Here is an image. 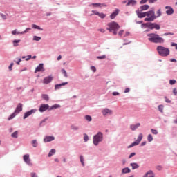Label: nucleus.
Segmentation results:
<instances>
[{"mask_svg": "<svg viewBox=\"0 0 177 177\" xmlns=\"http://www.w3.org/2000/svg\"><path fill=\"white\" fill-rule=\"evenodd\" d=\"M148 40L153 44H164V39L160 35L156 33H149L147 35Z\"/></svg>", "mask_w": 177, "mask_h": 177, "instance_id": "f257e3e1", "label": "nucleus"}, {"mask_svg": "<svg viewBox=\"0 0 177 177\" xmlns=\"http://www.w3.org/2000/svg\"><path fill=\"white\" fill-rule=\"evenodd\" d=\"M106 30L109 32H113V35H117V31L120 30V25L115 21L109 22L107 24Z\"/></svg>", "mask_w": 177, "mask_h": 177, "instance_id": "f03ea898", "label": "nucleus"}, {"mask_svg": "<svg viewBox=\"0 0 177 177\" xmlns=\"http://www.w3.org/2000/svg\"><path fill=\"white\" fill-rule=\"evenodd\" d=\"M157 51L159 53L160 56H162L163 57H167V56H169V48H167L164 46H159L157 47Z\"/></svg>", "mask_w": 177, "mask_h": 177, "instance_id": "7ed1b4c3", "label": "nucleus"}, {"mask_svg": "<svg viewBox=\"0 0 177 177\" xmlns=\"http://www.w3.org/2000/svg\"><path fill=\"white\" fill-rule=\"evenodd\" d=\"M23 111V104L19 103L17 106L16 109L14 111V113H12L10 115V117H8V121H10V120H13V118H15V117H16V115H17V114H19V113H20V111Z\"/></svg>", "mask_w": 177, "mask_h": 177, "instance_id": "20e7f679", "label": "nucleus"}, {"mask_svg": "<svg viewBox=\"0 0 177 177\" xmlns=\"http://www.w3.org/2000/svg\"><path fill=\"white\" fill-rule=\"evenodd\" d=\"M145 15L148 18H145V21H154V20H156V13L154 12V10L145 12Z\"/></svg>", "mask_w": 177, "mask_h": 177, "instance_id": "39448f33", "label": "nucleus"}, {"mask_svg": "<svg viewBox=\"0 0 177 177\" xmlns=\"http://www.w3.org/2000/svg\"><path fill=\"white\" fill-rule=\"evenodd\" d=\"M103 140V133L102 132H98L95 136L93 137V143L95 146H97L99 142Z\"/></svg>", "mask_w": 177, "mask_h": 177, "instance_id": "423d86ee", "label": "nucleus"}, {"mask_svg": "<svg viewBox=\"0 0 177 177\" xmlns=\"http://www.w3.org/2000/svg\"><path fill=\"white\" fill-rule=\"evenodd\" d=\"M142 139H143V134L140 133L138 136V138L136 141L134 142L131 143L128 149H131V147H133V146H138L142 142Z\"/></svg>", "mask_w": 177, "mask_h": 177, "instance_id": "0eeeda50", "label": "nucleus"}, {"mask_svg": "<svg viewBox=\"0 0 177 177\" xmlns=\"http://www.w3.org/2000/svg\"><path fill=\"white\" fill-rule=\"evenodd\" d=\"M49 109L48 104H41L39 109V111H40V113H44V111H46V110H49Z\"/></svg>", "mask_w": 177, "mask_h": 177, "instance_id": "6e6552de", "label": "nucleus"}, {"mask_svg": "<svg viewBox=\"0 0 177 177\" xmlns=\"http://www.w3.org/2000/svg\"><path fill=\"white\" fill-rule=\"evenodd\" d=\"M53 80V75H50V76L46 77L43 80V84H50Z\"/></svg>", "mask_w": 177, "mask_h": 177, "instance_id": "1a4fd4ad", "label": "nucleus"}, {"mask_svg": "<svg viewBox=\"0 0 177 177\" xmlns=\"http://www.w3.org/2000/svg\"><path fill=\"white\" fill-rule=\"evenodd\" d=\"M41 71H45V68H44V64H39V66L35 70V73H39Z\"/></svg>", "mask_w": 177, "mask_h": 177, "instance_id": "9d476101", "label": "nucleus"}, {"mask_svg": "<svg viewBox=\"0 0 177 177\" xmlns=\"http://www.w3.org/2000/svg\"><path fill=\"white\" fill-rule=\"evenodd\" d=\"M37 111V109H32L28 112H26L24 115V120H26V118L30 117L32 114H34Z\"/></svg>", "mask_w": 177, "mask_h": 177, "instance_id": "9b49d317", "label": "nucleus"}, {"mask_svg": "<svg viewBox=\"0 0 177 177\" xmlns=\"http://www.w3.org/2000/svg\"><path fill=\"white\" fill-rule=\"evenodd\" d=\"M24 161L28 164V165H32V163H31V160H30V155L28 154L24 156Z\"/></svg>", "mask_w": 177, "mask_h": 177, "instance_id": "f8f14e48", "label": "nucleus"}, {"mask_svg": "<svg viewBox=\"0 0 177 177\" xmlns=\"http://www.w3.org/2000/svg\"><path fill=\"white\" fill-rule=\"evenodd\" d=\"M103 115H111L113 114V111L109 109H104L102 111Z\"/></svg>", "mask_w": 177, "mask_h": 177, "instance_id": "ddd939ff", "label": "nucleus"}, {"mask_svg": "<svg viewBox=\"0 0 177 177\" xmlns=\"http://www.w3.org/2000/svg\"><path fill=\"white\" fill-rule=\"evenodd\" d=\"M119 13H120V10L116 9V10L110 15V19H111V20L115 19V17H117Z\"/></svg>", "mask_w": 177, "mask_h": 177, "instance_id": "4468645a", "label": "nucleus"}, {"mask_svg": "<svg viewBox=\"0 0 177 177\" xmlns=\"http://www.w3.org/2000/svg\"><path fill=\"white\" fill-rule=\"evenodd\" d=\"M165 9H167V10H166L167 15H174V9L172 8V7L166 6Z\"/></svg>", "mask_w": 177, "mask_h": 177, "instance_id": "2eb2a0df", "label": "nucleus"}, {"mask_svg": "<svg viewBox=\"0 0 177 177\" xmlns=\"http://www.w3.org/2000/svg\"><path fill=\"white\" fill-rule=\"evenodd\" d=\"M155 23H146V24H142V26H145L148 27V28H150L151 30H153L155 27Z\"/></svg>", "mask_w": 177, "mask_h": 177, "instance_id": "dca6fc26", "label": "nucleus"}, {"mask_svg": "<svg viewBox=\"0 0 177 177\" xmlns=\"http://www.w3.org/2000/svg\"><path fill=\"white\" fill-rule=\"evenodd\" d=\"M106 86L109 89H111V88H114V86H115V82H113L111 81L107 82Z\"/></svg>", "mask_w": 177, "mask_h": 177, "instance_id": "f3484780", "label": "nucleus"}, {"mask_svg": "<svg viewBox=\"0 0 177 177\" xmlns=\"http://www.w3.org/2000/svg\"><path fill=\"white\" fill-rule=\"evenodd\" d=\"M136 14L138 15V17H139L140 19H143V17H146V12H140L139 10H137Z\"/></svg>", "mask_w": 177, "mask_h": 177, "instance_id": "a211bd4d", "label": "nucleus"}, {"mask_svg": "<svg viewBox=\"0 0 177 177\" xmlns=\"http://www.w3.org/2000/svg\"><path fill=\"white\" fill-rule=\"evenodd\" d=\"M90 6H93V8H99V6H100V8H102V6H107V5H106V4H104V3H91V5H90Z\"/></svg>", "mask_w": 177, "mask_h": 177, "instance_id": "6ab92c4d", "label": "nucleus"}, {"mask_svg": "<svg viewBox=\"0 0 177 177\" xmlns=\"http://www.w3.org/2000/svg\"><path fill=\"white\" fill-rule=\"evenodd\" d=\"M139 127H140V123H138L136 124H132L130 126V128H131V131H136V129H138V128H139Z\"/></svg>", "mask_w": 177, "mask_h": 177, "instance_id": "aec40b11", "label": "nucleus"}, {"mask_svg": "<svg viewBox=\"0 0 177 177\" xmlns=\"http://www.w3.org/2000/svg\"><path fill=\"white\" fill-rule=\"evenodd\" d=\"M143 177H154V173L151 170H149Z\"/></svg>", "mask_w": 177, "mask_h": 177, "instance_id": "412c9836", "label": "nucleus"}, {"mask_svg": "<svg viewBox=\"0 0 177 177\" xmlns=\"http://www.w3.org/2000/svg\"><path fill=\"white\" fill-rule=\"evenodd\" d=\"M44 142H52V140H55V137L53 136H47L44 139Z\"/></svg>", "mask_w": 177, "mask_h": 177, "instance_id": "4be33fe9", "label": "nucleus"}, {"mask_svg": "<svg viewBox=\"0 0 177 177\" xmlns=\"http://www.w3.org/2000/svg\"><path fill=\"white\" fill-rule=\"evenodd\" d=\"M136 5V0H129L128 3H127V6H133Z\"/></svg>", "mask_w": 177, "mask_h": 177, "instance_id": "5701e85b", "label": "nucleus"}, {"mask_svg": "<svg viewBox=\"0 0 177 177\" xmlns=\"http://www.w3.org/2000/svg\"><path fill=\"white\" fill-rule=\"evenodd\" d=\"M67 84H68V82H64L62 84H56L55 86V89H60V87L62 86H64V85H67Z\"/></svg>", "mask_w": 177, "mask_h": 177, "instance_id": "b1692460", "label": "nucleus"}, {"mask_svg": "<svg viewBox=\"0 0 177 177\" xmlns=\"http://www.w3.org/2000/svg\"><path fill=\"white\" fill-rule=\"evenodd\" d=\"M11 137L15 139H17L19 138V131H16L11 134Z\"/></svg>", "mask_w": 177, "mask_h": 177, "instance_id": "393cba45", "label": "nucleus"}, {"mask_svg": "<svg viewBox=\"0 0 177 177\" xmlns=\"http://www.w3.org/2000/svg\"><path fill=\"white\" fill-rule=\"evenodd\" d=\"M130 165L132 167V169H138V168H139V165H138V163H131Z\"/></svg>", "mask_w": 177, "mask_h": 177, "instance_id": "a878e982", "label": "nucleus"}, {"mask_svg": "<svg viewBox=\"0 0 177 177\" xmlns=\"http://www.w3.org/2000/svg\"><path fill=\"white\" fill-rule=\"evenodd\" d=\"M131 172V169L128 167L124 168L122 170V174H129Z\"/></svg>", "mask_w": 177, "mask_h": 177, "instance_id": "bb28decb", "label": "nucleus"}, {"mask_svg": "<svg viewBox=\"0 0 177 177\" xmlns=\"http://www.w3.org/2000/svg\"><path fill=\"white\" fill-rule=\"evenodd\" d=\"M32 28H35L36 30H40V31H44V29L41 27H39V26L36 25V24H32Z\"/></svg>", "mask_w": 177, "mask_h": 177, "instance_id": "cd10ccee", "label": "nucleus"}, {"mask_svg": "<svg viewBox=\"0 0 177 177\" xmlns=\"http://www.w3.org/2000/svg\"><path fill=\"white\" fill-rule=\"evenodd\" d=\"M150 8L149 5H143L140 6L141 10H147Z\"/></svg>", "mask_w": 177, "mask_h": 177, "instance_id": "c85d7f7f", "label": "nucleus"}, {"mask_svg": "<svg viewBox=\"0 0 177 177\" xmlns=\"http://www.w3.org/2000/svg\"><path fill=\"white\" fill-rule=\"evenodd\" d=\"M55 153H56V149H51L48 153V157H52V156H53V154H55Z\"/></svg>", "mask_w": 177, "mask_h": 177, "instance_id": "c756f323", "label": "nucleus"}, {"mask_svg": "<svg viewBox=\"0 0 177 177\" xmlns=\"http://www.w3.org/2000/svg\"><path fill=\"white\" fill-rule=\"evenodd\" d=\"M161 15H162L161 9H158V10L156 11V19H157V17H161Z\"/></svg>", "mask_w": 177, "mask_h": 177, "instance_id": "7c9ffc66", "label": "nucleus"}, {"mask_svg": "<svg viewBox=\"0 0 177 177\" xmlns=\"http://www.w3.org/2000/svg\"><path fill=\"white\" fill-rule=\"evenodd\" d=\"M42 99H44V100H46V102H48L49 100V96H48V95L46 94H43L41 95Z\"/></svg>", "mask_w": 177, "mask_h": 177, "instance_id": "2f4dec72", "label": "nucleus"}, {"mask_svg": "<svg viewBox=\"0 0 177 177\" xmlns=\"http://www.w3.org/2000/svg\"><path fill=\"white\" fill-rule=\"evenodd\" d=\"M85 120H86V121H88V122H91V121H92V117L91 115H85L84 116Z\"/></svg>", "mask_w": 177, "mask_h": 177, "instance_id": "473e14b6", "label": "nucleus"}, {"mask_svg": "<svg viewBox=\"0 0 177 177\" xmlns=\"http://www.w3.org/2000/svg\"><path fill=\"white\" fill-rule=\"evenodd\" d=\"M80 160L81 162V164L82 165L83 167H85V163L84 162V156L81 155L80 156Z\"/></svg>", "mask_w": 177, "mask_h": 177, "instance_id": "72a5a7b5", "label": "nucleus"}, {"mask_svg": "<svg viewBox=\"0 0 177 177\" xmlns=\"http://www.w3.org/2000/svg\"><path fill=\"white\" fill-rule=\"evenodd\" d=\"M98 16L100 17V19H104L106 18V15L103 12H99Z\"/></svg>", "mask_w": 177, "mask_h": 177, "instance_id": "f704fd0d", "label": "nucleus"}, {"mask_svg": "<svg viewBox=\"0 0 177 177\" xmlns=\"http://www.w3.org/2000/svg\"><path fill=\"white\" fill-rule=\"evenodd\" d=\"M20 42H21V40H20V39L14 40V41H13V46H19V44H19V43H20Z\"/></svg>", "mask_w": 177, "mask_h": 177, "instance_id": "c9c22d12", "label": "nucleus"}, {"mask_svg": "<svg viewBox=\"0 0 177 177\" xmlns=\"http://www.w3.org/2000/svg\"><path fill=\"white\" fill-rule=\"evenodd\" d=\"M59 107H60V105L59 104H55L52 106L50 107L49 110H53L55 109H59Z\"/></svg>", "mask_w": 177, "mask_h": 177, "instance_id": "e433bc0d", "label": "nucleus"}, {"mask_svg": "<svg viewBox=\"0 0 177 177\" xmlns=\"http://www.w3.org/2000/svg\"><path fill=\"white\" fill-rule=\"evenodd\" d=\"M158 110L160 113H164V105H159Z\"/></svg>", "mask_w": 177, "mask_h": 177, "instance_id": "4c0bfd02", "label": "nucleus"}, {"mask_svg": "<svg viewBox=\"0 0 177 177\" xmlns=\"http://www.w3.org/2000/svg\"><path fill=\"white\" fill-rule=\"evenodd\" d=\"M32 145L33 147H37L38 146V142H37V140H32Z\"/></svg>", "mask_w": 177, "mask_h": 177, "instance_id": "58836bf2", "label": "nucleus"}, {"mask_svg": "<svg viewBox=\"0 0 177 177\" xmlns=\"http://www.w3.org/2000/svg\"><path fill=\"white\" fill-rule=\"evenodd\" d=\"M71 128V129H73V131H78L80 129V127L75 125H72Z\"/></svg>", "mask_w": 177, "mask_h": 177, "instance_id": "ea45409f", "label": "nucleus"}, {"mask_svg": "<svg viewBox=\"0 0 177 177\" xmlns=\"http://www.w3.org/2000/svg\"><path fill=\"white\" fill-rule=\"evenodd\" d=\"M147 140L148 142H153V136L151 134L148 135Z\"/></svg>", "mask_w": 177, "mask_h": 177, "instance_id": "a19ab883", "label": "nucleus"}, {"mask_svg": "<svg viewBox=\"0 0 177 177\" xmlns=\"http://www.w3.org/2000/svg\"><path fill=\"white\" fill-rule=\"evenodd\" d=\"M97 59H98L99 60H103L104 59H106V55H104L102 56H97Z\"/></svg>", "mask_w": 177, "mask_h": 177, "instance_id": "79ce46f5", "label": "nucleus"}, {"mask_svg": "<svg viewBox=\"0 0 177 177\" xmlns=\"http://www.w3.org/2000/svg\"><path fill=\"white\" fill-rule=\"evenodd\" d=\"M62 74H64V75L66 78H67V77H68V75H67V71H66L64 69H62Z\"/></svg>", "mask_w": 177, "mask_h": 177, "instance_id": "37998d69", "label": "nucleus"}, {"mask_svg": "<svg viewBox=\"0 0 177 177\" xmlns=\"http://www.w3.org/2000/svg\"><path fill=\"white\" fill-rule=\"evenodd\" d=\"M12 35H16V34L19 35V34H21V32H17V29H15V30L12 31Z\"/></svg>", "mask_w": 177, "mask_h": 177, "instance_id": "c03bdc74", "label": "nucleus"}, {"mask_svg": "<svg viewBox=\"0 0 177 177\" xmlns=\"http://www.w3.org/2000/svg\"><path fill=\"white\" fill-rule=\"evenodd\" d=\"M93 14L91 15V16H93V15H95L96 16H98L99 15V12L97 11V10H92L91 11Z\"/></svg>", "mask_w": 177, "mask_h": 177, "instance_id": "a18cd8bd", "label": "nucleus"}, {"mask_svg": "<svg viewBox=\"0 0 177 177\" xmlns=\"http://www.w3.org/2000/svg\"><path fill=\"white\" fill-rule=\"evenodd\" d=\"M33 41H41V37L38 36H34Z\"/></svg>", "mask_w": 177, "mask_h": 177, "instance_id": "49530a36", "label": "nucleus"}, {"mask_svg": "<svg viewBox=\"0 0 177 177\" xmlns=\"http://www.w3.org/2000/svg\"><path fill=\"white\" fill-rule=\"evenodd\" d=\"M151 132H152L153 135H157L158 133V131L154 129H151Z\"/></svg>", "mask_w": 177, "mask_h": 177, "instance_id": "de8ad7c7", "label": "nucleus"}, {"mask_svg": "<svg viewBox=\"0 0 177 177\" xmlns=\"http://www.w3.org/2000/svg\"><path fill=\"white\" fill-rule=\"evenodd\" d=\"M169 84H170V85H175V84H176V80H169Z\"/></svg>", "mask_w": 177, "mask_h": 177, "instance_id": "09e8293b", "label": "nucleus"}, {"mask_svg": "<svg viewBox=\"0 0 177 177\" xmlns=\"http://www.w3.org/2000/svg\"><path fill=\"white\" fill-rule=\"evenodd\" d=\"M30 30H31V28H27L24 31L21 32V35L26 34V32H28V31H30Z\"/></svg>", "mask_w": 177, "mask_h": 177, "instance_id": "8fccbe9b", "label": "nucleus"}, {"mask_svg": "<svg viewBox=\"0 0 177 177\" xmlns=\"http://www.w3.org/2000/svg\"><path fill=\"white\" fill-rule=\"evenodd\" d=\"M88 136L86 135V133H84V142H88Z\"/></svg>", "mask_w": 177, "mask_h": 177, "instance_id": "3c124183", "label": "nucleus"}, {"mask_svg": "<svg viewBox=\"0 0 177 177\" xmlns=\"http://www.w3.org/2000/svg\"><path fill=\"white\" fill-rule=\"evenodd\" d=\"M154 28H155L156 30H160V28H161V27L160 26V25H158V24H155Z\"/></svg>", "mask_w": 177, "mask_h": 177, "instance_id": "603ef678", "label": "nucleus"}, {"mask_svg": "<svg viewBox=\"0 0 177 177\" xmlns=\"http://www.w3.org/2000/svg\"><path fill=\"white\" fill-rule=\"evenodd\" d=\"M118 35L119 37H122V35H124V30L119 31Z\"/></svg>", "mask_w": 177, "mask_h": 177, "instance_id": "864d4df0", "label": "nucleus"}, {"mask_svg": "<svg viewBox=\"0 0 177 177\" xmlns=\"http://www.w3.org/2000/svg\"><path fill=\"white\" fill-rule=\"evenodd\" d=\"M1 17H2L3 20H6V19H8V17H6L5 14H1Z\"/></svg>", "mask_w": 177, "mask_h": 177, "instance_id": "5fc2aeb1", "label": "nucleus"}, {"mask_svg": "<svg viewBox=\"0 0 177 177\" xmlns=\"http://www.w3.org/2000/svg\"><path fill=\"white\" fill-rule=\"evenodd\" d=\"M156 169H157L158 171H162V166H161V165L157 166V167H156Z\"/></svg>", "mask_w": 177, "mask_h": 177, "instance_id": "6e6d98bb", "label": "nucleus"}, {"mask_svg": "<svg viewBox=\"0 0 177 177\" xmlns=\"http://www.w3.org/2000/svg\"><path fill=\"white\" fill-rule=\"evenodd\" d=\"M91 70H92V71H93V73H96V67H95V66H91Z\"/></svg>", "mask_w": 177, "mask_h": 177, "instance_id": "4d7b16f0", "label": "nucleus"}, {"mask_svg": "<svg viewBox=\"0 0 177 177\" xmlns=\"http://www.w3.org/2000/svg\"><path fill=\"white\" fill-rule=\"evenodd\" d=\"M136 153H131L129 156V158H132V157H133L134 156H136Z\"/></svg>", "mask_w": 177, "mask_h": 177, "instance_id": "13d9d810", "label": "nucleus"}, {"mask_svg": "<svg viewBox=\"0 0 177 177\" xmlns=\"http://www.w3.org/2000/svg\"><path fill=\"white\" fill-rule=\"evenodd\" d=\"M173 93H174V95L175 96H176V95H177V89H176V88H174V89H173Z\"/></svg>", "mask_w": 177, "mask_h": 177, "instance_id": "bf43d9fd", "label": "nucleus"}, {"mask_svg": "<svg viewBox=\"0 0 177 177\" xmlns=\"http://www.w3.org/2000/svg\"><path fill=\"white\" fill-rule=\"evenodd\" d=\"M131 91L129 88H127L124 90V93H129V92Z\"/></svg>", "mask_w": 177, "mask_h": 177, "instance_id": "052dcab7", "label": "nucleus"}, {"mask_svg": "<svg viewBox=\"0 0 177 177\" xmlns=\"http://www.w3.org/2000/svg\"><path fill=\"white\" fill-rule=\"evenodd\" d=\"M154 2H157V0H149V3H154Z\"/></svg>", "mask_w": 177, "mask_h": 177, "instance_id": "680f3d73", "label": "nucleus"}, {"mask_svg": "<svg viewBox=\"0 0 177 177\" xmlns=\"http://www.w3.org/2000/svg\"><path fill=\"white\" fill-rule=\"evenodd\" d=\"M118 95H120V93H118V92H113V96H118Z\"/></svg>", "mask_w": 177, "mask_h": 177, "instance_id": "e2e57ef3", "label": "nucleus"}, {"mask_svg": "<svg viewBox=\"0 0 177 177\" xmlns=\"http://www.w3.org/2000/svg\"><path fill=\"white\" fill-rule=\"evenodd\" d=\"M171 46H175V48L177 50V44L176 43H171Z\"/></svg>", "mask_w": 177, "mask_h": 177, "instance_id": "0e129e2a", "label": "nucleus"}, {"mask_svg": "<svg viewBox=\"0 0 177 177\" xmlns=\"http://www.w3.org/2000/svg\"><path fill=\"white\" fill-rule=\"evenodd\" d=\"M98 31H100V32L104 33L106 30H104V28H100L98 30Z\"/></svg>", "mask_w": 177, "mask_h": 177, "instance_id": "69168bd1", "label": "nucleus"}, {"mask_svg": "<svg viewBox=\"0 0 177 177\" xmlns=\"http://www.w3.org/2000/svg\"><path fill=\"white\" fill-rule=\"evenodd\" d=\"M14 64L11 63L10 65L9 66L8 68L10 71H12V67H13Z\"/></svg>", "mask_w": 177, "mask_h": 177, "instance_id": "338daca9", "label": "nucleus"}, {"mask_svg": "<svg viewBox=\"0 0 177 177\" xmlns=\"http://www.w3.org/2000/svg\"><path fill=\"white\" fill-rule=\"evenodd\" d=\"M31 176L32 177H38V176H37V174H35V173H32Z\"/></svg>", "mask_w": 177, "mask_h": 177, "instance_id": "774afa93", "label": "nucleus"}]
</instances>
